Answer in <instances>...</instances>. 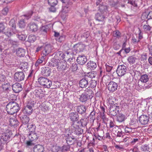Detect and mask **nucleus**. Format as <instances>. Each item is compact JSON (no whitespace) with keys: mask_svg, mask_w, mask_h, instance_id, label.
Here are the masks:
<instances>
[{"mask_svg":"<svg viewBox=\"0 0 152 152\" xmlns=\"http://www.w3.org/2000/svg\"><path fill=\"white\" fill-rule=\"evenodd\" d=\"M136 59L137 58L136 57L131 56L128 57L127 61L130 64H133L135 63Z\"/></svg>","mask_w":152,"mask_h":152,"instance_id":"a19ab883","label":"nucleus"},{"mask_svg":"<svg viewBox=\"0 0 152 152\" xmlns=\"http://www.w3.org/2000/svg\"><path fill=\"white\" fill-rule=\"evenodd\" d=\"M11 135V132L9 131L0 133V138L4 141L7 142L10 140Z\"/></svg>","mask_w":152,"mask_h":152,"instance_id":"0eeeda50","label":"nucleus"},{"mask_svg":"<svg viewBox=\"0 0 152 152\" xmlns=\"http://www.w3.org/2000/svg\"><path fill=\"white\" fill-rule=\"evenodd\" d=\"M149 148L148 145H143L140 147V149L142 151H148Z\"/></svg>","mask_w":152,"mask_h":152,"instance_id":"13d9d810","label":"nucleus"},{"mask_svg":"<svg viewBox=\"0 0 152 152\" xmlns=\"http://www.w3.org/2000/svg\"><path fill=\"white\" fill-rule=\"evenodd\" d=\"M38 81L39 83L44 88H50L52 85V81L45 77H40L38 79Z\"/></svg>","mask_w":152,"mask_h":152,"instance_id":"f03ea898","label":"nucleus"},{"mask_svg":"<svg viewBox=\"0 0 152 152\" xmlns=\"http://www.w3.org/2000/svg\"><path fill=\"white\" fill-rule=\"evenodd\" d=\"M9 122L11 126H13L18 125L19 123L18 121L15 118H10V120Z\"/></svg>","mask_w":152,"mask_h":152,"instance_id":"58836bf2","label":"nucleus"},{"mask_svg":"<svg viewBox=\"0 0 152 152\" xmlns=\"http://www.w3.org/2000/svg\"><path fill=\"white\" fill-rule=\"evenodd\" d=\"M28 127L30 133L35 132L36 128V127L35 125L33 124L29 125Z\"/></svg>","mask_w":152,"mask_h":152,"instance_id":"c03bdc74","label":"nucleus"},{"mask_svg":"<svg viewBox=\"0 0 152 152\" xmlns=\"http://www.w3.org/2000/svg\"><path fill=\"white\" fill-rule=\"evenodd\" d=\"M84 93L89 99H91L93 96L94 93L91 89L87 88L84 91Z\"/></svg>","mask_w":152,"mask_h":152,"instance_id":"cd10ccee","label":"nucleus"},{"mask_svg":"<svg viewBox=\"0 0 152 152\" xmlns=\"http://www.w3.org/2000/svg\"><path fill=\"white\" fill-rule=\"evenodd\" d=\"M44 150L43 146L40 145H35L33 148L34 152H42Z\"/></svg>","mask_w":152,"mask_h":152,"instance_id":"a878e982","label":"nucleus"},{"mask_svg":"<svg viewBox=\"0 0 152 152\" xmlns=\"http://www.w3.org/2000/svg\"><path fill=\"white\" fill-rule=\"evenodd\" d=\"M18 25L20 28H24L26 26V23L24 21V19H20L18 21Z\"/></svg>","mask_w":152,"mask_h":152,"instance_id":"37998d69","label":"nucleus"},{"mask_svg":"<svg viewBox=\"0 0 152 152\" xmlns=\"http://www.w3.org/2000/svg\"><path fill=\"white\" fill-rule=\"evenodd\" d=\"M83 45L80 44H77L75 45L74 46V48L75 50L77 51L76 53H78L82 51L83 49Z\"/></svg>","mask_w":152,"mask_h":152,"instance_id":"2f4dec72","label":"nucleus"},{"mask_svg":"<svg viewBox=\"0 0 152 152\" xmlns=\"http://www.w3.org/2000/svg\"><path fill=\"white\" fill-rule=\"evenodd\" d=\"M90 79L85 76L81 79L79 83L80 86L82 88L86 87L89 84Z\"/></svg>","mask_w":152,"mask_h":152,"instance_id":"1a4fd4ad","label":"nucleus"},{"mask_svg":"<svg viewBox=\"0 0 152 152\" xmlns=\"http://www.w3.org/2000/svg\"><path fill=\"white\" fill-rule=\"evenodd\" d=\"M108 7L103 4H100L99 7V10L102 13H104L105 12H107V11Z\"/></svg>","mask_w":152,"mask_h":152,"instance_id":"7c9ffc66","label":"nucleus"},{"mask_svg":"<svg viewBox=\"0 0 152 152\" xmlns=\"http://www.w3.org/2000/svg\"><path fill=\"white\" fill-rule=\"evenodd\" d=\"M128 3L130 4L134 7H137V4L135 1V0H128Z\"/></svg>","mask_w":152,"mask_h":152,"instance_id":"bf43d9fd","label":"nucleus"},{"mask_svg":"<svg viewBox=\"0 0 152 152\" xmlns=\"http://www.w3.org/2000/svg\"><path fill=\"white\" fill-rule=\"evenodd\" d=\"M69 118L73 122L76 121L78 120V114L76 112H71L69 114Z\"/></svg>","mask_w":152,"mask_h":152,"instance_id":"2eb2a0df","label":"nucleus"},{"mask_svg":"<svg viewBox=\"0 0 152 152\" xmlns=\"http://www.w3.org/2000/svg\"><path fill=\"white\" fill-rule=\"evenodd\" d=\"M48 2L51 7H54L58 3V1L57 0H48Z\"/></svg>","mask_w":152,"mask_h":152,"instance_id":"09e8293b","label":"nucleus"},{"mask_svg":"<svg viewBox=\"0 0 152 152\" xmlns=\"http://www.w3.org/2000/svg\"><path fill=\"white\" fill-rule=\"evenodd\" d=\"M25 75L23 72H16L14 75L15 79L17 81L20 82L24 80Z\"/></svg>","mask_w":152,"mask_h":152,"instance_id":"9b49d317","label":"nucleus"},{"mask_svg":"<svg viewBox=\"0 0 152 152\" xmlns=\"http://www.w3.org/2000/svg\"><path fill=\"white\" fill-rule=\"evenodd\" d=\"M59 62L60 60H57L54 57L52 58L48 62V65L50 67H56L57 68Z\"/></svg>","mask_w":152,"mask_h":152,"instance_id":"aec40b11","label":"nucleus"},{"mask_svg":"<svg viewBox=\"0 0 152 152\" xmlns=\"http://www.w3.org/2000/svg\"><path fill=\"white\" fill-rule=\"evenodd\" d=\"M66 142L67 144L69 145H72L74 143L72 140H75V139L74 137L73 136H70L68 134L67 136H66Z\"/></svg>","mask_w":152,"mask_h":152,"instance_id":"c85d7f7f","label":"nucleus"},{"mask_svg":"<svg viewBox=\"0 0 152 152\" xmlns=\"http://www.w3.org/2000/svg\"><path fill=\"white\" fill-rule=\"evenodd\" d=\"M148 116L145 115H142L140 117L139 121L141 124L146 125L149 121Z\"/></svg>","mask_w":152,"mask_h":152,"instance_id":"f3484780","label":"nucleus"},{"mask_svg":"<svg viewBox=\"0 0 152 152\" xmlns=\"http://www.w3.org/2000/svg\"><path fill=\"white\" fill-rule=\"evenodd\" d=\"M28 63L26 62H21L19 67L21 69L25 71L28 67Z\"/></svg>","mask_w":152,"mask_h":152,"instance_id":"473e14b6","label":"nucleus"},{"mask_svg":"<svg viewBox=\"0 0 152 152\" xmlns=\"http://www.w3.org/2000/svg\"><path fill=\"white\" fill-rule=\"evenodd\" d=\"M65 55L66 54L67 55H71L73 56L74 55L73 52H72V50L71 49L68 50L65 52Z\"/></svg>","mask_w":152,"mask_h":152,"instance_id":"e2e57ef3","label":"nucleus"},{"mask_svg":"<svg viewBox=\"0 0 152 152\" xmlns=\"http://www.w3.org/2000/svg\"><path fill=\"white\" fill-rule=\"evenodd\" d=\"M51 73L50 69L48 67H44L41 69V73L44 76H49Z\"/></svg>","mask_w":152,"mask_h":152,"instance_id":"4468645a","label":"nucleus"},{"mask_svg":"<svg viewBox=\"0 0 152 152\" xmlns=\"http://www.w3.org/2000/svg\"><path fill=\"white\" fill-rule=\"evenodd\" d=\"M22 123L26 124H28L29 120V118L27 115H22L21 114L18 115Z\"/></svg>","mask_w":152,"mask_h":152,"instance_id":"4be33fe9","label":"nucleus"},{"mask_svg":"<svg viewBox=\"0 0 152 152\" xmlns=\"http://www.w3.org/2000/svg\"><path fill=\"white\" fill-rule=\"evenodd\" d=\"M118 2L117 0H111L110 1V5L112 7L116 6L118 4Z\"/></svg>","mask_w":152,"mask_h":152,"instance_id":"4d7b16f0","label":"nucleus"},{"mask_svg":"<svg viewBox=\"0 0 152 152\" xmlns=\"http://www.w3.org/2000/svg\"><path fill=\"white\" fill-rule=\"evenodd\" d=\"M70 146L69 145H64L61 148V152H66L69 150Z\"/></svg>","mask_w":152,"mask_h":152,"instance_id":"72a5a7b5","label":"nucleus"},{"mask_svg":"<svg viewBox=\"0 0 152 152\" xmlns=\"http://www.w3.org/2000/svg\"><path fill=\"white\" fill-rule=\"evenodd\" d=\"M149 79L148 75L147 74L143 75L141 76L140 80L141 82H138V85L141 87H142V86L141 85V82L146 83L148 81Z\"/></svg>","mask_w":152,"mask_h":152,"instance_id":"a211bd4d","label":"nucleus"},{"mask_svg":"<svg viewBox=\"0 0 152 152\" xmlns=\"http://www.w3.org/2000/svg\"><path fill=\"white\" fill-rule=\"evenodd\" d=\"M71 9V7L65 4H64L62 6V11L63 12L67 13Z\"/></svg>","mask_w":152,"mask_h":152,"instance_id":"e433bc0d","label":"nucleus"},{"mask_svg":"<svg viewBox=\"0 0 152 152\" xmlns=\"http://www.w3.org/2000/svg\"><path fill=\"white\" fill-rule=\"evenodd\" d=\"M72 0H66L65 4L71 7L73 4L72 2Z\"/></svg>","mask_w":152,"mask_h":152,"instance_id":"338daca9","label":"nucleus"},{"mask_svg":"<svg viewBox=\"0 0 152 152\" xmlns=\"http://www.w3.org/2000/svg\"><path fill=\"white\" fill-rule=\"evenodd\" d=\"M126 119V117L124 115L120 113H119L118 114L117 116V119L118 122H121L124 121Z\"/></svg>","mask_w":152,"mask_h":152,"instance_id":"c756f323","label":"nucleus"},{"mask_svg":"<svg viewBox=\"0 0 152 152\" xmlns=\"http://www.w3.org/2000/svg\"><path fill=\"white\" fill-rule=\"evenodd\" d=\"M126 67L123 65L118 66L116 70V72L119 76H122L126 73Z\"/></svg>","mask_w":152,"mask_h":152,"instance_id":"423d86ee","label":"nucleus"},{"mask_svg":"<svg viewBox=\"0 0 152 152\" xmlns=\"http://www.w3.org/2000/svg\"><path fill=\"white\" fill-rule=\"evenodd\" d=\"M34 106L33 103L28 102L24 107L23 110V113L28 115L31 114L33 110L32 107Z\"/></svg>","mask_w":152,"mask_h":152,"instance_id":"20e7f679","label":"nucleus"},{"mask_svg":"<svg viewBox=\"0 0 152 152\" xmlns=\"http://www.w3.org/2000/svg\"><path fill=\"white\" fill-rule=\"evenodd\" d=\"M36 40V37L35 35H30L28 38V41L30 42H33Z\"/></svg>","mask_w":152,"mask_h":152,"instance_id":"a18cd8bd","label":"nucleus"},{"mask_svg":"<svg viewBox=\"0 0 152 152\" xmlns=\"http://www.w3.org/2000/svg\"><path fill=\"white\" fill-rule=\"evenodd\" d=\"M13 91L15 93H18L22 89V85L18 83H16L12 86Z\"/></svg>","mask_w":152,"mask_h":152,"instance_id":"6ab92c4d","label":"nucleus"},{"mask_svg":"<svg viewBox=\"0 0 152 152\" xmlns=\"http://www.w3.org/2000/svg\"><path fill=\"white\" fill-rule=\"evenodd\" d=\"M53 55L55 58L60 60L64 59L65 56V55L61 51H56L53 54Z\"/></svg>","mask_w":152,"mask_h":152,"instance_id":"412c9836","label":"nucleus"},{"mask_svg":"<svg viewBox=\"0 0 152 152\" xmlns=\"http://www.w3.org/2000/svg\"><path fill=\"white\" fill-rule=\"evenodd\" d=\"M10 87V84L7 82H5L2 85L0 89H2L3 91H4L8 90Z\"/></svg>","mask_w":152,"mask_h":152,"instance_id":"f704fd0d","label":"nucleus"},{"mask_svg":"<svg viewBox=\"0 0 152 152\" xmlns=\"http://www.w3.org/2000/svg\"><path fill=\"white\" fill-rule=\"evenodd\" d=\"M65 61L60 60V62L58 65L57 68L59 71H64L66 70L69 67V64H66Z\"/></svg>","mask_w":152,"mask_h":152,"instance_id":"9d476101","label":"nucleus"},{"mask_svg":"<svg viewBox=\"0 0 152 152\" xmlns=\"http://www.w3.org/2000/svg\"><path fill=\"white\" fill-rule=\"evenodd\" d=\"M100 116L101 118L104 121H107L108 119L107 118L105 115L104 113H100Z\"/></svg>","mask_w":152,"mask_h":152,"instance_id":"052dcab7","label":"nucleus"},{"mask_svg":"<svg viewBox=\"0 0 152 152\" xmlns=\"http://www.w3.org/2000/svg\"><path fill=\"white\" fill-rule=\"evenodd\" d=\"M20 109L19 104L14 101L9 102L6 108L7 113L11 115L17 113Z\"/></svg>","mask_w":152,"mask_h":152,"instance_id":"f257e3e1","label":"nucleus"},{"mask_svg":"<svg viewBox=\"0 0 152 152\" xmlns=\"http://www.w3.org/2000/svg\"><path fill=\"white\" fill-rule=\"evenodd\" d=\"M47 26H45L42 27L41 29V31L43 34L46 33L49 30Z\"/></svg>","mask_w":152,"mask_h":152,"instance_id":"5fc2aeb1","label":"nucleus"},{"mask_svg":"<svg viewBox=\"0 0 152 152\" xmlns=\"http://www.w3.org/2000/svg\"><path fill=\"white\" fill-rule=\"evenodd\" d=\"M30 140L36 141L39 137V136L35 132L29 133L28 135Z\"/></svg>","mask_w":152,"mask_h":152,"instance_id":"393cba45","label":"nucleus"},{"mask_svg":"<svg viewBox=\"0 0 152 152\" xmlns=\"http://www.w3.org/2000/svg\"><path fill=\"white\" fill-rule=\"evenodd\" d=\"M96 112L95 111L94 109H93V110L90 113L89 117L90 118L91 121H93L95 119H96Z\"/></svg>","mask_w":152,"mask_h":152,"instance_id":"79ce46f5","label":"nucleus"},{"mask_svg":"<svg viewBox=\"0 0 152 152\" xmlns=\"http://www.w3.org/2000/svg\"><path fill=\"white\" fill-rule=\"evenodd\" d=\"M53 48L52 46L50 44L46 45L44 48V49L42 51V54L43 55V56H46L49 54L53 50Z\"/></svg>","mask_w":152,"mask_h":152,"instance_id":"6e6552de","label":"nucleus"},{"mask_svg":"<svg viewBox=\"0 0 152 152\" xmlns=\"http://www.w3.org/2000/svg\"><path fill=\"white\" fill-rule=\"evenodd\" d=\"M107 102L110 105H114V101L115 99L112 96L109 97L107 100Z\"/></svg>","mask_w":152,"mask_h":152,"instance_id":"3c124183","label":"nucleus"},{"mask_svg":"<svg viewBox=\"0 0 152 152\" xmlns=\"http://www.w3.org/2000/svg\"><path fill=\"white\" fill-rule=\"evenodd\" d=\"M88 69L91 70L95 69L96 67V63L92 61H90L87 63L86 65Z\"/></svg>","mask_w":152,"mask_h":152,"instance_id":"5701e85b","label":"nucleus"},{"mask_svg":"<svg viewBox=\"0 0 152 152\" xmlns=\"http://www.w3.org/2000/svg\"><path fill=\"white\" fill-rule=\"evenodd\" d=\"M124 134V132L121 131H121H118L117 134L116 136L117 137H124V135L123 134Z\"/></svg>","mask_w":152,"mask_h":152,"instance_id":"774afa93","label":"nucleus"},{"mask_svg":"<svg viewBox=\"0 0 152 152\" xmlns=\"http://www.w3.org/2000/svg\"><path fill=\"white\" fill-rule=\"evenodd\" d=\"M119 107L117 104L110 105V114L113 116H115L119 113V111L118 110Z\"/></svg>","mask_w":152,"mask_h":152,"instance_id":"39448f33","label":"nucleus"},{"mask_svg":"<svg viewBox=\"0 0 152 152\" xmlns=\"http://www.w3.org/2000/svg\"><path fill=\"white\" fill-rule=\"evenodd\" d=\"M87 61L86 57L84 55H79L77 57V61L80 64L82 65L86 63Z\"/></svg>","mask_w":152,"mask_h":152,"instance_id":"dca6fc26","label":"nucleus"},{"mask_svg":"<svg viewBox=\"0 0 152 152\" xmlns=\"http://www.w3.org/2000/svg\"><path fill=\"white\" fill-rule=\"evenodd\" d=\"M113 36L114 37L119 38L121 37V33L117 30H116L113 32Z\"/></svg>","mask_w":152,"mask_h":152,"instance_id":"6e6d98bb","label":"nucleus"},{"mask_svg":"<svg viewBox=\"0 0 152 152\" xmlns=\"http://www.w3.org/2000/svg\"><path fill=\"white\" fill-rule=\"evenodd\" d=\"M17 37H18L19 39L23 41L24 40L26 39V36L25 35L21 34V35H17Z\"/></svg>","mask_w":152,"mask_h":152,"instance_id":"680f3d73","label":"nucleus"},{"mask_svg":"<svg viewBox=\"0 0 152 152\" xmlns=\"http://www.w3.org/2000/svg\"><path fill=\"white\" fill-rule=\"evenodd\" d=\"M143 28L145 31L147 32L150 30L151 27L148 25H145L143 26Z\"/></svg>","mask_w":152,"mask_h":152,"instance_id":"0e129e2a","label":"nucleus"},{"mask_svg":"<svg viewBox=\"0 0 152 152\" xmlns=\"http://www.w3.org/2000/svg\"><path fill=\"white\" fill-rule=\"evenodd\" d=\"M28 27L30 31L32 32H35L38 29L37 26L34 23H30L28 25Z\"/></svg>","mask_w":152,"mask_h":152,"instance_id":"b1692460","label":"nucleus"},{"mask_svg":"<svg viewBox=\"0 0 152 152\" xmlns=\"http://www.w3.org/2000/svg\"><path fill=\"white\" fill-rule=\"evenodd\" d=\"M118 84L113 81L110 82L107 85L108 90L111 92H113L117 90Z\"/></svg>","mask_w":152,"mask_h":152,"instance_id":"f8f14e48","label":"nucleus"},{"mask_svg":"<svg viewBox=\"0 0 152 152\" xmlns=\"http://www.w3.org/2000/svg\"><path fill=\"white\" fill-rule=\"evenodd\" d=\"M25 50L22 48H19L16 50V55L20 57H23L25 55Z\"/></svg>","mask_w":152,"mask_h":152,"instance_id":"bb28decb","label":"nucleus"},{"mask_svg":"<svg viewBox=\"0 0 152 152\" xmlns=\"http://www.w3.org/2000/svg\"><path fill=\"white\" fill-rule=\"evenodd\" d=\"M70 129L72 132H74L77 135L81 134L83 132V129L80 128L78 125H77L74 122H73L71 124Z\"/></svg>","mask_w":152,"mask_h":152,"instance_id":"7ed1b4c3","label":"nucleus"},{"mask_svg":"<svg viewBox=\"0 0 152 152\" xmlns=\"http://www.w3.org/2000/svg\"><path fill=\"white\" fill-rule=\"evenodd\" d=\"M87 108L83 105L77 107L76 110L79 114L83 115L86 114Z\"/></svg>","mask_w":152,"mask_h":152,"instance_id":"ddd939ff","label":"nucleus"},{"mask_svg":"<svg viewBox=\"0 0 152 152\" xmlns=\"http://www.w3.org/2000/svg\"><path fill=\"white\" fill-rule=\"evenodd\" d=\"M9 25L12 27V29H15L16 28V23L14 19H12L10 21Z\"/></svg>","mask_w":152,"mask_h":152,"instance_id":"de8ad7c7","label":"nucleus"},{"mask_svg":"<svg viewBox=\"0 0 152 152\" xmlns=\"http://www.w3.org/2000/svg\"><path fill=\"white\" fill-rule=\"evenodd\" d=\"M97 73L96 72L92 71L88 73L86 77H87L88 78H93L95 77Z\"/></svg>","mask_w":152,"mask_h":152,"instance_id":"4c0bfd02","label":"nucleus"},{"mask_svg":"<svg viewBox=\"0 0 152 152\" xmlns=\"http://www.w3.org/2000/svg\"><path fill=\"white\" fill-rule=\"evenodd\" d=\"M90 36L89 32L87 31L83 33L81 36V38L83 39H87Z\"/></svg>","mask_w":152,"mask_h":152,"instance_id":"864d4df0","label":"nucleus"},{"mask_svg":"<svg viewBox=\"0 0 152 152\" xmlns=\"http://www.w3.org/2000/svg\"><path fill=\"white\" fill-rule=\"evenodd\" d=\"M106 69L107 72H110L112 70L113 67L106 64L105 65Z\"/></svg>","mask_w":152,"mask_h":152,"instance_id":"69168bd1","label":"nucleus"},{"mask_svg":"<svg viewBox=\"0 0 152 152\" xmlns=\"http://www.w3.org/2000/svg\"><path fill=\"white\" fill-rule=\"evenodd\" d=\"M90 87L92 88L95 87L97 85V81L95 80H90Z\"/></svg>","mask_w":152,"mask_h":152,"instance_id":"49530a36","label":"nucleus"},{"mask_svg":"<svg viewBox=\"0 0 152 152\" xmlns=\"http://www.w3.org/2000/svg\"><path fill=\"white\" fill-rule=\"evenodd\" d=\"M33 13V12L32 11H31L29 12L27 14H25L22 16H24L25 17V19H26V20H28L30 18L31 16L32 15V14Z\"/></svg>","mask_w":152,"mask_h":152,"instance_id":"603ef678","label":"nucleus"},{"mask_svg":"<svg viewBox=\"0 0 152 152\" xmlns=\"http://www.w3.org/2000/svg\"><path fill=\"white\" fill-rule=\"evenodd\" d=\"M71 64L72 65L71 66V70L73 72L76 71L78 69L77 64L75 63L72 64L71 63Z\"/></svg>","mask_w":152,"mask_h":152,"instance_id":"8fccbe9b","label":"nucleus"},{"mask_svg":"<svg viewBox=\"0 0 152 152\" xmlns=\"http://www.w3.org/2000/svg\"><path fill=\"white\" fill-rule=\"evenodd\" d=\"M105 17L99 13H97L95 15V19L99 21H104Z\"/></svg>","mask_w":152,"mask_h":152,"instance_id":"ea45409f","label":"nucleus"},{"mask_svg":"<svg viewBox=\"0 0 152 152\" xmlns=\"http://www.w3.org/2000/svg\"><path fill=\"white\" fill-rule=\"evenodd\" d=\"M86 94L84 92L82 94L79 99L80 101L82 102H85L88 99H89Z\"/></svg>","mask_w":152,"mask_h":152,"instance_id":"c9c22d12","label":"nucleus"}]
</instances>
